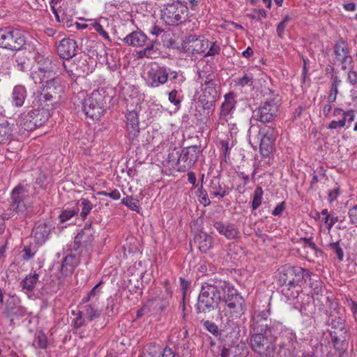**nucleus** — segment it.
<instances>
[{
  "instance_id": "26",
  "label": "nucleus",
  "mask_w": 357,
  "mask_h": 357,
  "mask_svg": "<svg viewBox=\"0 0 357 357\" xmlns=\"http://www.w3.org/2000/svg\"><path fill=\"white\" fill-rule=\"evenodd\" d=\"M27 93L26 88L22 85L15 86L11 93L12 105L17 107H22L26 98Z\"/></svg>"
},
{
  "instance_id": "43",
  "label": "nucleus",
  "mask_w": 357,
  "mask_h": 357,
  "mask_svg": "<svg viewBox=\"0 0 357 357\" xmlns=\"http://www.w3.org/2000/svg\"><path fill=\"white\" fill-rule=\"evenodd\" d=\"M122 204L127 206L130 209L135 211L139 210V200L131 196H127L122 199Z\"/></svg>"
},
{
  "instance_id": "13",
  "label": "nucleus",
  "mask_w": 357,
  "mask_h": 357,
  "mask_svg": "<svg viewBox=\"0 0 357 357\" xmlns=\"http://www.w3.org/2000/svg\"><path fill=\"white\" fill-rule=\"evenodd\" d=\"M169 74V68L155 63L146 73V84L149 87L158 88L167 82Z\"/></svg>"
},
{
  "instance_id": "4",
  "label": "nucleus",
  "mask_w": 357,
  "mask_h": 357,
  "mask_svg": "<svg viewBox=\"0 0 357 357\" xmlns=\"http://www.w3.org/2000/svg\"><path fill=\"white\" fill-rule=\"evenodd\" d=\"M8 211L15 213L20 219L29 218L35 213L33 203L28 200L27 191L17 185L11 192Z\"/></svg>"
},
{
  "instance_id": "53",
  "label": "nucleus",
  "mask_w": 357,
  "mask_h": 357,
  "mask_svg": "<svg viewBox=\"0 0 357 357\" xmlns=\"http://www.w3.org/2000/svg\"><path fill=\"white\" fill-rule=\"evenodd\" d=\"M301 241H302L304 243L305 247L308 246L312 250H314L316 254H317L318 252H319L321 254L322 253V251L319 250L317 246L316 245V244L312 241V237H310V238H301Z\"/></svg>"
},
{
  "instance_id": "52",
  "label": "nucleus",
  "mask_w": 357,
  "mask_h": 357,
  "mask_svg": "<svg viewBox=\"0 0 357 357\" xmlns=\"http://www.w3.org/2000/svg\"><path fill=\"white\" fill-rule=\"evenodd\" d=\"M37 346L40 349H46L47 347V338L43 333H40L36 339Z\"/></svg>"
},
{
  "instance_id": "17",
  "label": "nucleus",
  "mask_w": 357,
  "mask_h": 357,
  "mask_svg": "<svg viewBox=\"0 0 357 357\" xmlns=\"http://www.w3.org/2000/svg\"><path fill=\"white\" fill-rule=\"evenodd\" d=\"M93 241V231L91 229V225H86L84 228L77 234L75 238L73 245L70 250L78 252L80 255L83 250H87Z\"/></svg>"
},
{
  "instance_id": "57",
  "label": "nucleus",
  "mask_w": 357,
  "mask_h": 357,
  "mask_svg": "<svg viewBox=\"0 0 357 357\" xmlns=\"http://www.w3.org/2000/svg\"><path fill=\"white\" fill-rule=\"evenodd\" d=\"M348 215L350 222L357 227V205L349 208Z\"/></svg>"
},
{
  "instance_id": "8",
  "label": "nucleus",
  "mask_w": 357,
  "mask_h": 357,
  "mask_svg": "<svg viewBox=\"0 0 357 357\" xmlns=\"http://www.w3.org/2000/svg\"><path fill=\"white\" fill-rule=\"evenodd\" d=\"M25 45V38L19 29L8 26L0 29V47L18 51Z\"/></svg>"
},
{
  "instance_id": "20",
  "label": "nucleus",
  "mask_w": 357,
  "mask_h": 357,
  "mask_svg": "<svg viewBox=\"0 0 357 357\" xmlns=\"http://www.w3.org/2000/svg\"><path fill=\"white\" fill-rule=\"evenodd\" d=\"M213 227L220 235L224 236L228 240L240 237L241 233L234 224L215 221L213 223Z\"/></svg>"
},
{
  "instance_id": "56",
  "label": "nucleus",
  "mask_w": 357,
  "mask_h": 357,
  "mask_svg": "<svg viewBox=\"0 0 357 357\" xmlns=\"http://www.w3.org/2000/svg\"><path fill=\"white\" fill-rule=\"evenodd\" d=\"M85 325V319L83 317L82 313H78L77 317H75L72 321V326L75 328H79Z\"/></svg>"
},
{
  "instance_id": "32",
  "label": "nucleus",
  "mask_w": 357,
  "mask_h": 357,
  "mask_svg": "<svg viewBox=\"0 0 357 357\" xmlns=\"http://www.w3.org/2000/svg\"><path fill=\"white\" fill-rule=\"evenodd\" d=\"M205 88L203 89V96L207 98V102L212 104L218 97L217 84L211 79L205 81Z\"/></svg>"
},
{
  "instance_id": "15",
  "label": "nucleus",
  "mask_w": 357,
  "mask_h": 357,
  "mask_svg": "<svg viewBox=\"0 0 357 357\" xmlns=\"http://www.w3.org/2000/svg\"><path fill=\"white\" fill-rule=\"evenodd\" d=\"M200 151L197 146L184 148L177 160L178 170L185 172L191 168L197 162Z\"/></svg>"
},
{
  "instance_id": "58",
  "label": "nucleus",
  "mask_w": 357,
  "mask_h": 357,
  "mask_svg": "<svg viewBox=\"0 0 357 357\" xmlns=\"http://www.w3.org/2000/svg\"><path fill=\"white\" fill-rule=\"evenodd\" d=\"M337 222H338V217L333 215H328L324 218V222L328 226V230H330Z\"/></svg>"
},
{
  "instance_id": "23",
  "label": "nucleus",
  "mask_w": 357,
  "mask_h": 357,
  "mask_svg": "<svg viewBox=\"0 0 357 357\" xmlns=\"http://www.w3.org/2000/svg\"><path fill=\"white\" fill-rule=\"evenodd\" d=\"M125 45L135 47H142L144 46L147 41V36L142 31L137 30L128 34L122 39Z\"/></svg>"
},
{
  "instance_id": "33",
  "label": "nucleus",
  "mask_w": 357,
  "mask_h": 357,
  "mask_svg": "<svg viewBox=\"0 0 357 357\" xmlns=\"http://www.w3.org/2000/svg\"><path fill=\"white\" fill-rule=\"evenodd\" d=\"M127 128L130 134L135 136L139 132V117L135 111L129 112L126 115Z\"/></svg>"
},
{
  "instance_id": "39",
  "label": "nucleus",
  "mask_w": 357,
  "mask_h": 357,
  "mask_svg": "<svg viewBox=\"0 0 357 357\" xmlns=\"http://www.w3.org/2000/svg\"><path fill=\"white\" fill-rule=\"evenodd\" d=\"M263 194L264 192L261 187L258 186L255 188L253 194L252 195L251 207L252 211L257 209L261 206Z\"/></svg>"
},
{
  "instance_id": "41",
  "label": "nucleus",
  "mask_w": 357,
  "mask_h": 357,
  "mask_svg": "<svg viewBox=\"0 0 357 357\" xmlns=\"http://www.w3.org/2000/svg\"><path fill=\"white\" fill-rule=\"evenodd\" d=\"M15 66L17 70L22 72L27 71L30 68V61L26 56H20V55L17 56L15 59Z\"/></svg>"
},
{
  "instance_id": "18",
  "label": "nucleus",
  "mask_w": 357,
  "mask_h": 357,
  "mask_svg": "<svg viewBox=\"0 0 357 357\" xmlns=\"http://www.w3.org/2000/svg\"><path fill=\"white\" fill-rule=\"evenodd\" d=\"M225 100L220 107V112L218 119V123L224 125L231 118L235 109L236 101L235 95L230 92L225 95Z\"/></svg>"
},
{
  "instance_id": "7",
  "label": "nucleus",
  "mask_w": 357,
  "mask_h": 357,
  "mask_svg": "<svg viewBox=\"0 0 357 357\" xmlns=\"http://www.w3.org/2000/svg\"><path fill=\"white\" fill-rule=\"evenodd\" d=\"M47 110L33 109L27 113L22 114L17 120L19 126L25 131H32L43 126L49 119Z\"/></svg>"
},
{
  "instance_id": "21",
  "label": "nucleus",
  "mask_w": 357,
  "mask_h": 357,
  "mask_svg": "<svg viewBox=\"0 0 357 357\" xmlns=\"http://www.w3.org/2000/svg\"><path fill=\"white\" fill-rule=\"evenodd\" d=\"M141 357H180L178 354H176L170 348L166 347L162 349L160 346L155 344L147 345L144 354Z\"/></svg>"
},
{
  "instance_id": "16",
  "label": "nucleus",
  "mask_w": 357,
  "mask_h": 357,
  "mask_svg": "<svg viewBox=\"0 0 357 357\" xmlns=\"http://www.w3.org/2000/svg\"><path fill=\"white\" fill-rule=\"evenodd\" d=\"M335 59L342 66V69L345 70L351 68L353 59L349 54V49L347 42L340 38L334 46Z\"/></svg>"
},
{
  "instance_id": "63",
  "label": "nucleus",
  "mask_w": 357,
  "mask_h": 357,
  "mask_svg": "<svg viewBox=\"0 0 357 357\" xmlns=\"http://www.w3.org/2000/svg\"><path fill=\"white\" fill-rule=\"evenodd\" d=\"M284 202H281L274 208L272 212L273 215H280L284 209Z\"/></svg>"
},
{
  "instance_id": "35",
  "label": "nucleus",
  "mask_w": 357,
  "mask_h": 357,
  "mask_svg": "<svg viewBox=\"0 0 357 357\" xmlns=\"http://www.w3.org/2000/svg\"><path fill=\"white\" fill-rule=\"evenodd\" d=\"M209 41L207 39H204L202 37L199 40H197L194 45H190L188 47V51L191 52L192 54H202L204 55L206 53V51L208 48Z\"/></svg>"
},
{
  "instance_id": "5",
  "label": "nucleus",
  "mask_w": 357,
  "mask_h": 357,
  "mask_svg": "<svg viewBox=\"0 0 357 357\" xmlns=\"http://www.w3.org/2000/svg\"><path fill=\"white\" fill-rule=\"evenodd\" d=\"M30 77L36 84L43 83V90L54 98H60V94L63 92L61 80L54 76L52 66L38 68L37 71L31 73Z\"/></svg>"
},
{
  "instance_id": "37",
  "label": "nucleus",
  "mask_w": 357,
  "mask_h": 357,
  "mask_svg": "<svg viewBox=\"0 0 357 357\" xmlns=\"http://www.w3.org/2000/svg\"><path fill=\"white\" fill-rule=\"evenodd\" d=\"M77 205L78 207H81L80 216L82 220L86 218L87 215L93 208V204L89 200L84 198H81L77 201Z\"/></svg>"
},
{
  "instance_id": "12",
  "label": "nucleus",
  "mask_w": 357,
  "mask_h": 357,
  "mask_svg": "<svg viewBox=\"0 0 357 357\" xmlns=\"http://www.w3.org/2000/svg\"><path fill=\"white\" fill-rule=\"evenodd\" d=\"M270 303L266 310L255 311L251 319V328L254 333H272L274 325H271V320L268 319L271 314Z\"/></svg>"
},
{
  "instance_id": "10",
  "label": "nucleus",
  "mask_w": 357,
  "mask_h": 357,
  "mask_svg": "<svg viewBox=\"0 0 357 357\" xmlns=\"http://www.w3.org/2000/svg\"><path fill=\"white\" fill-rule=\"evenodd\" d=\"M82 109L86 116L98 120L104 112L103 98L98 91H93L82 102Z\"/></svg>"
},
{
  "instance_id": "59",
  "label": "nucleus",
  "mask_w": 357,
  "mask_h": 357,
  "mask_svg": "<svg viewBox=\"0 0 357 357\" xmlns=\"http://www.w3.org/2000/svg\"><path fill=\"white\" fill-rule=\"evenodd\" d=\"M178 91L176 89L172 90L169 93V100L174 105L178 106L181 104V100L177 98Z\"/></svg>"
},
{
  "instance_id": "22",
  "label": "nucleus",
  "mask_w": 357,
  "mask_h": 357,
  "mask_svg": "<svg viewBox=\"0 0 357 357\" xmlns=\"http://www.w3.org/2000/svg\"><path fill=\"white\" fill-rule=\"evenodd\" d=\"M330 335L332 339L334 349L337 353V357H345L348 349V341L347 340V335H337V332L335 331H330Z\"/></svg>"
},
{
  "instance_id": "24",
  "label": "nucleus",
  "mask_w": 357,
  "mask_h": 357,
  "mask_svg": "<svg viewBox=\"0 0 357 357\" xmlns=\"http://www.w3.org/2000/svg\"><path fill=\"white\" fill-rule=\"evenodd\" d=\"M53 227L45 222H38L33 230L36 241L39 244L44 243L49 238Z\"/></svg>"
},
{
  "instance_id": "46",
  "label": "nucleus",
  "mask_w": 357,
  "mask_h": 357,
  "mask_svg": "<svg viewBox=\"0 0 357 357\" xmlns=\"http://www.w3.org/2000/svg\"><path fill=\"white\" fill-rule=\"evenodd\" d=\"M102 284V282H100L95 285L92 289L87 294L86 296L82 298V303H85L89 302L92 298L98 296L100 292V286Z\"/></svg>"
},
{
  "instance_id": "54",
  "label": "nucleus",
  "mask_w": 357,
  "mask_h": 357,
  "mask_svg": "<svg viewBox=\"0 0 357 357\" xmlns=\"http://www.w3.org/2000/svg\"><path fill=\"white\" fill-rule=\"evenodd\" d=\"M94 30L99 33L100 36H101L105 39L109 40V36L108 33L103 29L102 26L99 24L98 22H95L93 24Z\"/></svg>"
},
{
  "instance_id": "51",
  "label": "nucleus",
  "mask_w": 357,
  "mask_h": 357,
  "mask_svg": "<svg viewBox=\"0 0 357 357\" xmlns=\"http://www.w3.org/2000/svg\"><path fill=\"white\" fill-rule=\"evenodd\" d=\"M252 20H261L267 17L266 11L264 9H255L253 12L248 15Z\"/></svg>"
},
{
  "instance_id": "38",
  "label": "nucleus",
  "mask_w": 357,
  "mask_h": 357,
  "mask_svg": "<svg viewBox=\"0 0 357 357\" xmlns=\"http://www.w3.org/2000/svg\"><path fill=\"white\" fill-rule=\"evenodd\" d=\"M13 130L8 121L0 123V144L10 139Z\"/></svg>"
},
{
  "instance_id": "64",
  "label": "nucleus",
  "mask_w": 357,
  "mask_h": 357,
  "mask_svg": "<svg viewBox=\"0 0 357 357\" xmlns=\"http://www.w3.org/2000/svg\"><path fill=\"white\" fill-rule=\"evenodd\" d=\"M221 357H236L231 349L224 348L220 354Z\"/></svg>"
},
{
  "instance_id": "30",
  "label": "nucleus",
  "mask_w": 357,
  "mask_h": 357,
  "mask_svg": "<svg viewBox=\"0 0 357 357\" xmlns=\"http://www.w3.org/2000/svg\"><path fill=\"white\" fill-rule=\"evenodd\" d=\"M20 298L16 296H10L6 303L5 314L7 317H11L21 314L22 310L19 305Z\"/></svg>"
},
{
  "instance_id": "61",
  "label": "nucleus",
  "mask_w": 357,
  "mask_h": 357,
  "mask_svg": "<svg viewBox=\"0 0 357 357\" xmlns=\"http://www.w3.org/2000/svg\"><path fill=\"white\" fill-rule=\"evenodd\" d=\"M287 27V25L284 24V22H280L277 26V29H276V31H277V34H278V36L280 38H284V30Z\"/></svg>"
},
{
  "instance_id": "44",
  "label": "nucleus",
  "mask_w": 357,
  "mask_h": 357,
  "mask_svg": "<svg viewBox=\"0 0 357 357\" xmlns=\"http://www.w3.org/2000/svg\"><path fill=\"white\" fill-rule=\"evenodd\" d=\"M197 195L199 197V201L201 204L204 205V206H207L211 204V201L208 198V194L206 191L203 188L202 184L198 189Z\"/></svg>"
},
{
  "instance_id": "34",
  "label": "nucleus",
  "mask_w": 357,
  "mask_h": 357,
  "mask_svg": "<svg viewBox=\"0 0 357 357\" xmlns=\"http://www.w3.org/2000/svg\"><path fill=\"white\" fill-rule=\"evenodd\" d=\"M39 275L36 272L27 275L20 282V286L26 292L32 291L38 282Z\"/></svg>"
},
{
  "instance_id": "25",
  "label": "nucleus",
  "mask_w": 357,
  "mask_h": 357,
  "mask_svg": "<svg viewBox=\"0 0 357 357\" xmlns=\"http://www.w3.org/2000/svg\"><path fill=\"white\" fill-rule=\"evenodd\" d=\"M211 195L216 197L222 198L230 192V189L228 185L225 183L220 182L218 178H214L211 181Z\"/></svg>"
},
{
  "instance_id": "42",
  "label": "nucleus",
  "mask_w": 357,
  "mask_h": 357,
  "mask_svg": "<svg viewBox=\"0 0 357 357\" xmlns=\"http://www.w3.org/2000/svg\"><path fill=\"white\" fill-rule=\"evenodd\" d=\"M84 308L86 316L90 320H93L100 316L101 312L91 304L86 305Z\"/></svg>"
},
{
  "instance_id": "11",
  "label": "nucleus",
  "mask_w": 357,
  "mask_h": 357,
  "mask_svg": "<svg viewBox=\"0 0 357 357\" xmlns=\"http://www.w3.org/2000/svg\"><path fill=\"white\" fill-rule=\"evenodd\" d=\"M250 345L253 351L261 357H273L275 351L274 342L264 336V333H253L250 338Z\"/></svg>"
},
{
  "instance_id": "6",
  "label": "nucleus",
  "mask_w": 357,
  "mask_h": 357,
  "mask_svg": "<svg viewBox=\"0 0 357 357\" xmlns=\"http://www.w3.org/2000/svg\"><path fill=\"white\" fill-rule=\"evenodd\" d=\"M311 273L305 268L300 266L286 265L280 272V282L287 290H291L300 287L304 280H310Z\"/></svg>"
},
{
  "instance_id": "48",
  "label": "nucleus",
  "mask_w": 357,
  "mask_h": 357,
  "mask_svg": "<svg viewBox=\"0 0 357 357\" xmlns=\"http://www.w3.org/2000/svg\"><path fill=\"white\" fill-rule=\"evenodd\" d=\"M329 247L337 255L338 260L340 261H342L344 259V252L342 248L340 245V242L337 241L334 243H331L329 244Z\"/></svg>"
},
{
  "instance_id": "28",
  "label": "nucleus",
  "mask_w": 357,
  "mask_h": 357,
  "mask_svg": "<svg viewBox=\"0 0 357 357\" xmlns=\"http://www.w3.org/2000/svg\"><path fill=\"white\" fill-rule=\"evenodd\" d=\"M195 241L198 244L199 250L203 253H206L213 245L212 236L204 232L197 235L195 238Z\"/></svg>"
},
{
  "instance_id": "60",
  "label": "nucleus",
  "mask_w": 357,
  "mask_h": 357,
  "mask_svg": "<svg viewBox=\"0 0 357 357\" xmlns=\"http://www.w3.org/2000/svg\"><path fill=\"white\" fill-rule=\"evenodd\" d=\"M347 81L353 86L357 84V73L356 71L349 68L347 73Z\"/></svg>"
},
{
  "instance_id": "31",
  "label": "nucleus",
  "mask_w": 357,
  "mask_h": 357,
  "mask_svg": "<svg viewBox=\"0 0 357 357\" xmlns=\"http://www.w3.org/2000/svg\"><path fill=\"white\" fill-rule=\"evenodd\" d=\"M79 262V259L75 255H68L63 260L61 273L65 275L71 274Z\"/></svg>"
},
{
  "instance_id": "49",
  "label": "nucleus",
  "mask_w": 357,
  "mask_h": 357,
  "mask_svg": "<svg viewBox=\"0 0 357 357\" xmlns=\"http://www.w3.org/2000/svg\"><path fill=\"white\" fill-rule=\"evenodd\" d=\"M79 209L77 210L74 209H65L63 210L61 213L60 214V220L61 222H64L68 220H70L71 218H73L75 215H76L78 213Z\"/></svg>"
},
{
  "instance_id": "62",
  "label": "nucleus",
  "mask_w": 357,
  "mask_h": 357,
  "mask_svg": "<svg viewBox=\"0 0 357 357\" xmlns=\"http://www.w3.org/2000/svg\"><path fill=\"white\" fill-rule=\"evenodd\" d=\"M339 195V191L338 189H333V190H330L328 194V199L329 202H334Z\"/></svg>"
},
{
  "instance_id": "50",
  "label": "nucleus",
  "mask_w": 357,
  "mask_h": 357,
  "mask_svg": "<svg viewBox=\"0 0 357 357\" xmlns=\"http://www.w3.org/2000/svg\"><path fill=\"white\" fill-rule=\"evenodd\" d=\"M310 287L314 294H322L324 292L323 282L320 280H315L311 282Z\"/></svg>"
},
{
  "instance_id": "45",
  "label": "nucleus",
  "mask_w": 357,
  "mask_h": 357,
  "mask_svg": "<svg viewBox=\"0 0 357 357\" xmlns=\"http://www.w3.org/2000/svg\"><path fill=\"white\" fill-rule=\"evenodd\" d=\"M36 252V250L33 246H25L21 252V257L24 261H28L34 257Z\"/></svg>"
},
{
  "instance_id": "40",
  "label": "nucleus",
  "mask_w": 357,
  "mask_h": 357,
  "mask_svg": "<svg viewBox=\"0 0 357 357\" xmlns=\"http://www.w3.org/2000/svg\"><path fill=\"white\" fill-rule=\"evenodd\" d=\"M254 78L252 74H245L242 77L234 79L235 85L241 87L252 86Z\"/></svg>"
},
{
  "instance_id": "29",
  "label": "nucleus",
  "mask_w": 357,
  "mask_h": 357,
  "mask_svg": "<svg viewBox=\"0 0 357 357\" xmlns=\"http://www.w3.org/2000/svg\"><path fill=\"white\" fill-rule=\"evenodd\" d=\"M327 324L331 326L332 328L336 331L342 332L341 335H347L348 333V329L347 328L346 322L344 319L340 316L333 317L331 313L328 315V319L326 321Z\"/></svg>"
},
{
  "instance_id": "55",
  "label": "nucleus",
  "mask_w": 357,
  "mask_h": 357,
  "mask_svg": "<svg viewBox=\"0 0 357 357\" xmlns=\"http://www.w3.org/2000/svg\"><path fill=\"white\" fill-rule=\"evenodd\" d=\"M204 326L205 327V328L209 331L210 333H211L213 335H218L219 332H218V328L217 326V325L212 322V321H206L204 323Z\"/></svg>"
},
{
  "instance_id": "3",
  "label": "nucleus",
  "mask_w": 357,
  "mask_h": 357,
  "mask_svg": "<svg viewBox=\"0 0 357 357\" xmlns=\"http://www.w3.org/2000/svg\"><path fill=\"white\" fill-rule=\"evenodd\" d=\"M278 135L275 127L272 125L263 128L252 125L248 132L249 143L253 149L259 148L263 157H268L272 153Z\"/></svg>"
},
{
  "instance_id": "14",
  "label": "nucleus",
  "mask_w": 357,
  "mask_h": 357,
  "mask_svg": "<svg viewBox=\"0 0 357 357\" xmlns=\"http://www.w3.org/2000/svg\"><path fill=\"white\" fill-rule=\"evenodd\" d=\"M278 112L277 103L274 100H268L253 111L252 118L263 123H269L273 126V121L277 116Z\"/></svg>"
},
{
  "instance_id": "2",
  "label": "nucleus",
  "mask_w": 357,
  "mask_h": 357,
  "mask_svg": "<svg viewBox=\"0 0 357 357\" xmlns=\"http://www.w3.org/2000/svg\"><path fill=\"white\" fill-rule=\"evenodd\" d=\"M222 302L223 305L219 308V315L222 322L229 324L234 319L241 318L245 314L246 310L245 300L229 282L227 283Z\"/></svg>"
},
{
  "instance_id": "27",
  "label": "nucleus",
  "mask_w": 357,
  "mask_h": 357,
  "mask_svg": "<svg viewBox=\"0 0 357 357\" xmlns=\"http://www.w3.org/2000/svg\"><path fill=\"white\" fill-rule=\"evenodd\" d=\"M56 98H54L52 95L47 93L45 91H42L38 96L37 105L40 110H47L49 113L50 110L53 109L54 102Z\"/></svg>"
},
{
  "instance_id": "36",
  "label": "nucleus",
  "mask_w": 357,
  "mask_h": 357,
  "mask_svg": "<svg viewBox=\"0 0 357 357\" xmlns=\"http://www.w3.org/2000/svg\"><path fill=\"white\" fill-rule=\"evenodd\" d=\"M155 43H156V41L152 40L150 43V44H149V45H147L146 47L139 51L137 52V57L139 59H143L145 57L150 58V59L155 58L158 54L157 51L155 50Z\"/></svg>"
},
{
  "instance_id": "19",
  "label": "nucleus",
  "mask_w": 357,
  "mask_h": 357,
  "mask_svg": "<svg viewBox=\"0 0 357 357\" xmlns=\"http://www.w3.org/2000/svg\"><path fill=\"white\" fill-rule=\"evenodd\" d=\"M77 48V44L75 40L63 38L57 47V52L62 59H69L76 54Z\"/></svg>"
},
{
  "instance_id": "9",
  "label": "nucleus",
  "mask_w": 357,
  "mask_h": 357,
  "mask_svg": "<svg viewBox=\"0 0 357 357\" xmlns=\"http://www.w3.org/2000/svg\"><path fill=\"white\" fill-rule=\"evenodd\" d=\"M188 8L178 1L168 3L161 10V18L166 24L177 25L188 15Z\"/></svg>"
},
{
  "instance_id": "47",
  "label": "nucleus",
  "mask_w": 357,
  "mask_h": 357,
  "mask_svg": "<svg viewBox=\"0 0 357 357\" xmlns=\"http://www.w3.org/2000/svg\"><path fill=\"white\" fill-rule=\"evenodd\" d=\"M209 49L206 51L204 54L205 57L207 56H213L220 54V44L217 41L209 43Z\"/></svg>"
},
{
  "instance_id": "1",
  "label": "nucleus",
  "mask_w": 357,
  "mask_h": 357,
  "mask_svg": "<svg viewBox=\"0 0 357 357\" xmlns=\"http://www.w3.org/2000/svg\"><path fill=\"white\" fill-rule=\"evenodd\" d=\"M227 282L218 278H211L204 282L198 296L196 310L198 314L213 311L222 301Z\"/></svg>"
}]
</instances>
